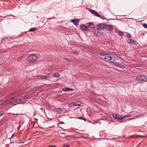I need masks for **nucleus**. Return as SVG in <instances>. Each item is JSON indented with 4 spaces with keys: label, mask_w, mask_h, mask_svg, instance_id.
<instances>
[{
    "label": "nucleus",
    "mask_w": 147,
    "mask_h": 147,
    "mask_svg": "<svg viewBox=\"0 0 147 147\" xmlns=\"http://www.w3.org/2000/svg\"><path fill=\"white\" fill-rule=\"evenodd\" d=\"M99 57L101 59L106 61H111L112 62L114 63L116 62V59H117V58L116 57L113 58L109 54L105 55L103 53H102L100 54Z\"/></svg>",
    "instance_id": "f257e3e1"
},
{
    "label": "nucleus",
    "mask_w": 147,
    "mask_h": 147,
    "mask_svg": "<svg viewBox=\"0 0 147 147\" xmlns=\"http://www.w3.org/2000/svg\"><path fill=\"white\" fill-rule=\"evenodd\" d=\"M136 81L139 82H147V76L144 75H140L136 77Z\"/></svg>",
    "instance_id": "f03ea898"
},
{
    "label": "nucleus",
    "mask_w": 147,
    "mask_h": 147,
    "mask_svg": "<svg viewBox=\"0 0 147 147\" xmlns=\"http://www.w3.org/2000/svg\"><path fill=\"white\" fill-rule=\"evenodd\" d=\"M37 58V57L36 56L32 55L28 57V59L29 61H32L36 60Z\"/></svg>",
    "instance_id": "7ed1b4c3"
},
{
    "label": "nucleus",
    "mask_w": 147,
    "mask_h": 147,
    "mask_svg": "<svg viewBox=\"0 0 147 147\" xmlns=\"http://www.w3.org/2000/svg\"><path fill=\"white\" fill-rule=\"evenodd\" d=\"M80 21V20L78 18H75L71 20V22L76 26H77L78 25Z\"/></svg>",
    "instance_id": "20e7f679"
},
{
    "label": "nucleus",
    "mask_w": 147,
    "mask_h": 147,
    "mask_svg": "<svg viewBox=\"0 0 147 147\" xmlns=\"http://www.w3.org/2000/svg\"><path fill=\"white\" fill-rule=\"evenodd\" d=\"M90 11L95 16L98 17H100L101 16L96 11H95L92 9H91L90 10Z\"/></svg>",
    "instance_id": "39448f33"
},
{
    "label": "nucleus",
    "mask_w": 147,
    "mask_h": 147,
    "mask_svg": "<svg viewBox=\"0 0 147 147\" xmlns=\"http://www.w3.org/2000/svg\"><path fill=\"white\" fill-rule=\"evenodd\" d=\"M112 115L113 116V117L116 119H117L120 120H124V117H122L120 118L119 116L116 115V114H113Z\"/></svg>",
    "instance_id": "423d86ee"
},
{
    "label": "nucleus",
    "mask_w": 147,
    "mask_h": 147,
    "mask_svg": "<svg viewBox=\"0 0 147 147\" xmlns=\"http://www.w3.org/2000/svg\"><path fill=\"white\" fill-rule=\"evenodd\" d=\"M99 28L101 29H103L105 28H107V24H100L98 25Z\"/></svg>",
    "instance_id": "0eeeda50"
},
{
    "label": "nucleus",
    "mask_w": 147,
    "mask_h": 147,
    "mask_svg": "<svg viewBox=\"0 0 147 147\" xmlns=\"http://www.w3.org/2000/svg\"><path fill=\"white\" fill-rule=\"evenodd\" d=\"M80 28L83 30L87 31L88 30V28L84 25H81L80 26Z\"/></svg>",
    "instance_id": "6e6552de"
},
{
    "label": "nucleus",
    "mask_w": 147,
    "mask_h": 147,
    "mask_svg": "<svg viewBox=\"0 0 147 147\" xmlns=\"http://www.w3.org/2000/svg\"><path fill=\"white\" fill-rule=\"evenodd\" d=\"M128 43L132 45H135L136 44V42L133 40L132 39H129Z\"/></svg>",
    "instance_id": "1a4fd4ad"
},
{
    "label": "nucleus",
    "mask_w": 147,
    "mask_h": 147,
    "mask_svg": "<svg viewBox=\"0 0 147 147\" xmlns=\"http://www.w3.org/2000/svg\"><path fill=\"white\" fill-rule=\"evenodd\" d=\"M107 30H109V31H111L113 30V27L111 25L107 24Z\"/></svg>",
    "instance_id": "9d476101"
},
{
    "label": "nucleus",
    "mask_w": 147,
    "mask_h": 147,
    "mask_svg": "<svg viewBox=\"0 0 147 147\" xmlns=\"http://www.w3.org/2000/svg\"><path fill=\"white\" fill-rule=\"evenodd\" d=\"M73 89L72 88H63L62 89V90L63 91L67 92L68 91H70L73 90Z\"/></svg>",
    "instance_id": "9b49d317"
},
{
    "label": "nucleus",
    "mask_w": 147,
    "mask_h": 147,
    "mask_svg": "<svg viewBox=\"0 0 147 147\" xmlns=\"http://www.w3.org/2000/svg\"><path fill=\"white\" fill-rule=\"evenodd\" d=\"M89 27L90 28H92L94 27V24L91 22H89L88 23Z\"/></svg>",
    "instance_id": "f8f14e48"
},
{
    "label": "nucleus",
    "mask_w": 147,
    "mask_h": 147,
    "mask_svg": "<svg viewBox=\"0 0 147 147\" xmlns=\"http://www.w3.org/2000/svg\"><path fill=\"white\" fill-rule=\"evenodd\" d=\"M63 111L62 108H59L57 109L56 111L57 114H59L61 113Z\"/></svg>",
    "instance_id": "ddd939ff"
},
{
    "label": "nucleus",
    "mask_w": 147,
    "mask_h": 147,
    "mask_svg": "<svg viewBox=\"0 0 147 147\" xmlns=\"http://www.w3.org/2000/svg\"><path fill=\"white\" fill-rule=\"evenodd\" d=\"M100 32V30L99 29H97L95 30L94 32V34L96 36H98V35Z\"/></svg>",
    "instance_id": "4468645a"
},
{
    "label": "nucleus",
    "mask_w": 147,
    "mask_h": 147,
    "mask_svg": "<svg viewBox=\"0 0 147 147\" xmlns=\"http://www.w3.org/2000/svg\"><path fill=\"white\" fill-rule=\"evenodd\" d=\"M53 76L56 78H58L60 76V75L57 73H54L53 75Z\"/></svg>",
    "instance_id": "2eb2a0df"
},
{
    "label": "nucleus",
    "mask_w": 147,
    "mask_h": 147,
    "mask_svg": "<svg viewBox=\"0 0 147 147\" xmlns=\"http://www.w3.org/2000/svg\"><path fill=\"white\" fill-rule=\"evenodd\" d=\"M29 95H26L25 96L23 97V99L25 100L26 99L29 98Z\"/></svg>",
    "instance_id": "dca6fc26"
},
{
    "label": "nucleus",
    "mask_w": 147,
    "mask_h": 147,
    "mask_svg": "<svg viewBox=\"0 0 147 147\" xmlns=\"http://www.w3.org/2000/svg\"><path fill=\"white\" fill-rule=\"evenodd\" d=\"M36 30V29L35 28H32L30 29L28 31L29 32H33L34 31Z\"/></svg>",
    "instance_id": "f3484780"
},
{
    "label": "nucleus",
    "mask_w": 147,
    "mask_h": 147,
    "mask_svg": "<svg viewBox=\"0 0 147 147\" xmlns=\"http://www.w3.org/2000/svg\"><path fill=\"white\" fill-rule=\"evenodd\" d=\"M131 114H130V115H126L124 117H124V120L125 119V118L126 117H131Z\"/></svg>",
    "instance_id": "a211bd4d"
},
{
    "label": "nucleus",
    "mask_w": 147,
    "mask_h": 147,
    "mask_svg": "<svg viewBox=\"0 0 147 147\" xmlns=\"http://www.w3.org/2000/svg\"><path fill=\"white\" fill-rule=\"evenodd\" d=\"M80 105V104H73L72 105V106H79Z\"/></svg>",
    "instance_id": "6ab92c4d"
},
{
    "label": "nucleus",
    "mask_w": 147,
    "mask_h": 147,
    "mask_svg": "<svg viewBox=\"0 0 147 147\" xmlns=\"http://www.w3.org/2000/svg\"><path fill=\"white\" fill-rule=\"evenodd\" d=\"M143 26L146 28H147V24H146L144 23L143 24Z\"/></svg>",
    "instance_id": "aec40b11"
},
{
    "label": "nucleus",
    "mask_w": 147,
    "mask_h": 147,
    "mask_svg": "<svg viewBox=\"0 0 147 147\" xmlns=\"http://www.w3.org/2000/svg\"><path fill=\"white\" fill-rule=\"evenodd\" d=\"M119 35L120 36H122L123 35V33L122 32H119Z\"/></svg>",
    "instance_id": "412c9836"
},
{
    "label": "nucleus",
    "mask_w": 147,
    "mask_h": 147,
    "mask_svg": "<svg viewBox=\"0 0 147 147\" xmlns=\"http://www.w3.org/2000/svg\"><path fill=\"white\" fill-rule=\"evenodd\" d=\"M127 37H128L129 38H131V35L129 34H127Z\"/></svg>",
    "instance_id": "4be33fe9"
},
{
    "label": "nucleus",
    "mask_w": 147,
    "mask_h": 147,
    "mask_svg": "<svg viewBox=\"0 0 147 147\" xmlns=\"http://www.w3.org/2000/svg\"><path fill=\"white\" fill-rule=\"evenodd\" d=\"M56 146L55 145H49L48 147H56Z\"/></svg>",
    "instance_id": "5701e85b"
},
{
    "label": "nucleus",
    "mask_w": 147,
    "mask_h": 147,
    "mask_svg": "<svg viewBox=\"0 0 147 147\" xmlns=\"http://www.w3.org/2000/svg\"><path fill=\"white\" fill-rule=\"evenodd\" d=\"M74 53L76 55H78V52L77 51H76L74 52Z\"/></svg>",
    "instance_id": "b1692460"
},
{
    "label": "nucleus",
    "mask_w": 147,
    "mask_h": 147,
    "mask_svg": "<svg viewBox=\"0 0 147 147\" xmlns=\"http://www.w3.org/2000/svg\"><path fill=\"white\" fill-rule=\"evenodd\" d=\"M22 100V99H18L16 100V102H17L18 100L20 101Z\"/></svg>",
    "instance_id": "393cba45"
},
{
    "label": "nucleus",
    "mask_w": 147,
    "mask_h": 147,
    "mask_svg": "<svg viewBox=\"0 0 147 147\" xmlns=\"http://www.w3.org/2000/svg\"><path fill=\"white\" fill-rule=\"evenodd\" d=\"M83 118L82 117H80L78 118V119L83 120Z\"/></svg>",
    "instance_id": "a878e982"
},
{
    "label": "nucleus",
    "mask_w": 147,
    "mask_h": 147,
    "mask_svg": "<svg viewBox=\"0 0 147 147\" xmlns=\"http://www.w3.org/2000/svg\"><path fill=\"white\" fill-rule=\"evenodd\" d=\"M3 112H0V116H1L2 115H3Z\"/></svg>",
    "instance_id": "bb28decb"
},
{
    "label": "nucleus",
    "mask_w": 147,
    "mask_h": 147,
    "mask_svg": "<svg viewBox=\"0 0 147 147\" xmlns=\"http://www.w3.org/2000/svg\"><path fill=\"white\" fill-rule=\"evenodd\" d=\"M63 147H69V145H64V146Z\"/></svg>",
    "instance_id": "cd10ccee"
},
{
    "label": "nucleus",
    "mask_w": 147,
    "mask_h": 147,
    "mask_svg": "<svg viewBox=\"0 0 147 147\" xmlns=\"http://www.w3.org/2000/svg\"><path fill=\"white\" fill-rule=\"evenodd\" d=\"M20 102L19 103H15L13 105H16L17 104H20Z\"/></svg>",
    "instance_id": "c85d7f7f"
},
{
    "label": "nucleus",
    "mask_w": 147,
    "mask_h": 147,
    "mask_svg": "<svg viewBox=\"0 0 147 147\" xmlns=\"http://www.w3.org/2000/svg\"><path fill=\"white\" fill-rule=\"evenodd\" d=\"M139 136L142 137V138H143L144 137V136Z\"/></svg>",
    "instance_id": "c756f323"
},
{
    "label": "nucleus",
    "mask_w": 147,
    "mask_h": 147,
    "mask_svg": "<svg viewBox=\"0 0 147 147\" xmlns=\"http://www.w3.org/2000/svg\"><path fill=\"white\" fill-rule=\"evenodd\" d=\"M83 120H84L85 121H86V119H85V118H83Z\"/></svg>",
    "instance_id": "7c9ffc66"
},
{
    "label": "nucleus",
    "mask_w": 147,
    "mask_h": 147,
    "mask_svg": "<svg viewBox=\"0 0 147 147\" xmlns=\"http://www.w3.org/2000/svg\"><path fill=\"white\" fill-rule=\"evenodd\" d=\"M64 58L66 60H68V59L64 57Z\"/></svg>",
    "instance_id": "2f4dec72"
},
{
    "label": "nucleus",
    "mask_w": 147,
    "mask_h": 147,
    "mask_svg": "<svg viewBox=\"0 0 147 147\" xmlns=\"http://www.w3.org/2000/svg\"><path fill=\"white\" fill-rule=\"evenodd\" d=\"M65 134V133H63V132H62V133H61V134Z\"/></svg>",
    "instance_id": "473e14b6"
},
{
    "label": "nucleus",
    "mask_w": 147,
    "mask_h": 147,
    "mask_svg": "<svg viewBox=\"0 0 147 147\" xmlns=\"http://www.w3.org/2000/svg\"><path fill=\"white\" fill-rule=\"evenodd\" d=\"M13 135H14V134H13L11 135V137H13Z\"/></svg>",
    "instance_id": "72a5a7b5"
},
{
    "label": "nucleus",
    "mask_w": 147,
    "mask_h": 147,
    "mask_svg": "<svg viewBox=\"0 0 147 147\" xmlns=\"http://www.w3.org/2000/svg\"><path fill=\"white\" fill-rule=\"evenodd\" d=\"M121 67L122 68H123V67H124L123 66H122V67Z\"/></svg>",
    "instance_id": "f704fd0d"
},
{
    "label": "nucleus",
    "mask_w": 147,
    "mask_h": 147,
    "mask_svg": "<svg viewBox=\"0 0 147 147\" xmlns=\"http://www.w3.org/2000/svg\"><path fill=\"white\" fill-rule=\"evenodd\" d=\"M14 98V97H12V98H11V99H13Z\"/></svg>",
    "instance_id": "c9c22d12"
},
{
    "label": "nucleus",
    "mask_w": 147,
    "mask_h": 147,
    "mask_svg": "<svg viewBox=\"0 0 147 147\" xmlns=\"http://www.w3.org/2000/svg\"><path fill=\"white\" fill-rule=\"evenodd\" d=\"M52 18H48V19H49V20H50V19H52Z\"/></svg>",
    "instance_id": "e433bc0d"
},
{
    "label": "nucleus",
    "mask_w": 147,
    "mask_h": 147,
    "mask_svg": "<svg viewBox=\"0 0 147 147\" xmlns=\"http://www.w3.org/2000/svg\"><path fill=\"white\" fill-rule=\"evenodd\" d=\"M99 123L100 124L101 123V122H99Z\"/></svg>",
    "instance_id": "4c0bfd02"
},
{
    "label": "nucleus",
    "mask_w": 147,
    "mask_h": 147,
    "mask_svg": "<svg viewBox=\"0 0 147 147\" xmlns=\"http://www.w3.org/2000/svg\"><path fill=\"white\" fill-rule=\"evenodd\" d=\"M26 33V32H25L24 33Z\"/></svg>",
    "instance_id": "58836bf2"
},
{
    "label": "nucleus",
    "mask_w": 147,
    "mask_h": 147,
    "mask_svg": "<svg viewBox=\"0 0 147 147\" xmlns=\"http://www.w3.org/2000/svg\"><path fill=\"white\" fill-rule=\"evenodd\" d=\"M83 138H85V137H83Z\"/></svg>",
    "instance_id": "ea45409f"
},
{
    "label": "nucleus",
    "mask_w": 147,
    "mask_h": 147,
    "mask_svg": "<svg viewBox=\"0 0 147 147\" xmlns=\"http://www.w3.org/2000/svg\"><path fill=\"white\" fill-rule=\"evenodd\" d=\"M64 138H66L67 137H64Z\"/></svg>",
    "instance_id": "a19ab883"
}]
</instances>
